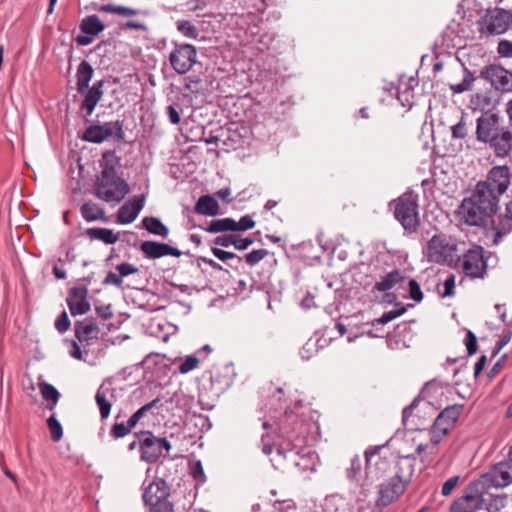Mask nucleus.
Wrapping results in <instances>:
<instances>
[{
    "mask_svg": "<svg viewBox=\"0 0 512 512\" xmlns=\"http://www.w3.org/2000/svg\"><path fill=\"white\" fill-rule=\"evenodd\" d=\"M499 198L489 182L479 181L470 197H465L457 214L465 224L486 228L498 211Z\"/></svg>",
    "mask_w": 512,
    "mask_h": 512,
    "instance_id": "1",
    "label": "nucleus"
},
{
    "mask_svg": "<svg viewBox=\"0 0 512 512\" xmlns=\"http://www.w3.org/2000/svg\"><path fill=\"white\" fill-rule=\"evenodd\" d=\"M476 140L493 151L497 158H506L512 153V128L501 126L498 112L486 111L476 119Z\"/></svg>",
    "mask_w": 512,
    "mask_h": 512,
    "instance_id": "2",
    "label": "nucleus"
},
{
    "mask_svg": "<svg viewBox=\"0 0 512 512\" xmlns=\"http://www.w3.org/2000/svg\"><path fill=\"white\" fill-rule=\"evenodd\" d=\"M477 79H483L490 83L497 91L512 92V71L507 70L498 64H489L484 66L479 74L470 71L463 65V80L458 84H450L449 88L453 94H461L472 90L473 83Z\"/></svg>",
    "mask_w": 512,
    "mask_h": 512,
    "instance_id": "3",
    "label": "nucleus"
},
{
    "mask_svg": "<svg viewBox=\"0 0 512 512\" xmlns=\"http://www.w3.org/2000/svg\"><path fill=\"white\" fill-rule=\"evenodd\" d=\"M428 256H484V248L480 245L467 247L465 242L445 233L438 232L427 241Z\"/></svg>",
    "mask_w": 512,
    "mask_h": 512,
    "instance_id": "4",
    "label": "nucleus"
},
{
    "mask_svg": "<svg viewBox=\"0 0 512 512\" xmlns=\"http://www.w3.org/2000/svg\"><path fill=\"white\" fill-rule=\"evenodd\" d=\"M389 206H394V217L408 233H415L419 227L418 194L414 191H406L397 199L392 200Z\"/></svg>",
    "mask_w": 512,
    "mask_h": 512,
    "instance_id": "5",
    "label": "nucleus"
},
{
    "mask_svg": "<svg viewBox=\"0 0 512 512\" xmlns=\"http://www.w3.org/2000/svg\"><path fill=\"white\" fill-rule=\"evenodd\" d=\"M130 192L128 183L109 171H101L94 184V195L105 202L120 203Z\"/></svg>",
    "mask_w": 512,
    "mask_h": 512,
    "instance_id": "6",
    "label": "nucleus"
},
{
    "mask_svg": "<svg viewBox=\"0 0 512 512\" xmlns=\"http://www.w3.org/2000/svg\"><path fill=\"white\" fill-rule=\"evenodd\" d=\"M464 408V404L456 403L446 406L439 412L429 428L430 442L433 448L440 444L444 437L449 435L463 413Z\"/></svg>",
    "mask_w": 512,
    "mask_h": 512,
    "instance_id": "7",
    "label": "nucleus"
},
{
    "mask_svg": "<svg viewBox=\"0 0 512 512\" xmlns=\"http://www.w3.org/2000/svg\"><path fill=\"white\" fill-rule=\"evenodd\" d=\"M135 437L140 439V460L148 464L156 463L162 456L163 450L169 452L172 448L165 437L155 436L149 430L137 432Z\"/></svg>",
    "mask_w": 512,
    "mask_h": 512,
    "instance_id": "8",
    "label": "nucleus"
},
{
    "mask_svg": "<svg viewBox=\"0 0 512 512\" xmlns=\"http://www.w3.org/2000/svg\"><path fill=\"white\" fill-rule=\"evenodd\" d=\"M478 31L485 35H502L512 24V11L504 8L488 9L478 22Z\"/></svg>",
    "mask_w": 512,
    "mask_h": 512,
    "instance_id": "9",
    "label": "nucleus"
},
{
    "mask_svg": "<svg viewBox=\"0 0 512 512\" xmlns=\"http://www.w3.org/2000/svg\"><path fill=\"white\" fill-rule=\"evenodd\" d=\"M197 50L193 45H177L171 52L169 61L173 69L179 74H185L196 63Z\"/></svg>",
    "mask_w": 512,
    "mask_h": 512,
    "instance_id": "10",
    "label": "nucleus"
},
{
    "mask_svg": "<svg viewBox=\"0 0 512 512\" xmlns=\"http://www.w3.org/2000/svg\"><path fill=\"white\" fill-rule=\"evenodd\" d=\"M407 487L408 485L400 480L399 476L390 477L379 485L376 505L382 508L389 506L405 492Z\"/></svg>",
    "mask_w": 512,
    "mask_h": 512,
    "instance_id": "11",
    "label": "nucleus"
},
{
    "mask_svg": "<svg viewBox=\"0 0 512 512\" xmlns=\"http://www.w3.org/2000/svg\"><path fill=\"white\" fill-rule=\"evenodd\" d=\"M444 386H449V383H443L438 378L427 381L420 390L419 394L408 406L404 407L402 410V424L407 426L408 420L412 416L413 410L419 405L420 401L430 399L434 395H437L439 392L440 394H443L442 388Z\"/></svg>",
    "mask_w": 512,
    "mask_h": 512,
    "instance_id": "12",
    "label": "nucleus"
},
{
    "mask_svg": "<svg viewBox=\"0 0 512 512\" xmlns=\"http://www.w3.org/2000/svg\"><path fill=\"white\" fill-rule=\"evenodd\" d=\"M122 133V125L119 121L106 122L102 125H92L88 127L82 138L88 142L101 143L114 135L122 137Z\"/></svg>",
    "mask_w": 512,
    "mask_h": 512,
    "instance_id": "13",
    "label": "nucleus"
},
{
    "mask_svg": "<svg viewBox=\"0 0 512 512\" xmlns=\"http://www.w3.org/2000/svg\"><path fill=\"white\" fill-rule=\"evenodd\" d=\"M87 295L86 287H73L69 290L66 302L72 316L83 315L90 310Z\"/></svg>",
    "mask_w": 512,
    "mask_h": 512,
    "instance_id": "14",
    "label": "nucleus"
},
{
    "mask_svg": "<svg viewBox=\"0 0 512 512\" xmlns=\"http://www.w3.org/2000/svg\"><path fill=\"white\" fill-rule=\"evenodd\" d=\"M485 182H489L492 185L494 192L499 198V195L504 194L510 185L509 167L506 165L493 167L489 171L487 180Z\"/></svg>",
    "mask_w": 512,
    "mask_h": 512,
    "instance_id": "15",
    "label": "nucleus"
},
{
    "mask_svg": "<svg viewBox=\"0 0 512 512\" xmlns=\"http://www.w3.org/2000/svg\"><path fill=\"white\" fill-rule=\"evenodd\" d=\"M145 196L137 195L126 202L117 213V221L121 224L132 223L144 207Z\"/></svg>",
    "mask_w": 512,
    "mask_h": 512,
    "instance_id": "16",
    "label": "nucleus"
},
{
    "mask_svg": "<svg viewBox=\"0 0 512 512\" xmlns=\"http://www.w3.org/2000/svg\"><path fill=\"white\" fill-rule=\"evenodd\" d=\"M170 487L165 480L156 478L144 490L143 501L146 505L157 503L164 498H168Z\"/></svg>",
    "mask_w": 512,
    "mask_h": 512,
    "instance_id": "17",
    "label": "nucleus"
},
{
    "mask_svg": "<svg viewBox=\"0 0 512 512\" xmlns=\"http://www.w3.org/2000/svg\"><path fill=\"white\" fill-rule=\"evenodd\" d=\"M75 337L80 342H88L98 339L100 329L93 317H87L82 321H77L74 325Z\"/></svg>",
    "mask_w": 512,
    "mask_h": 512,
    "instance_id": "18",
    "label": "nucleus"
},
{
    "mask_svg": "<svg viewBox=\"0 0 512 512\" xmlns=\"http://www.w3.org/2000/svg\"><path fill=\"white\" fill-rule=\"evenodd\" d=\"M489 258H463L462 270L471 279H484L487 274Z\"/></svg>",
    "mask_w": 512,
    "mask_h": 512,
    "instance_id": "19",
    "label": "nucleus"
},
{
    "mask_svg": "<svg viewBox=\"0 0 512 512\" xmlns=\"http://www.w3.org/2000/svg\"><path fill=\"white\" fill-rule=\"evenodd\" d=\"M116 271H109L103 280L104 285H114L118 288L122 287V278L128 277L139 272V268L133 264L123 262L116 265Z\"/></svg>",
    "mask_w": 512,
    "mask_h": 512,
    "instance_id": "20",
    "label": "nucleus"
},
{
    "mask_svg": "<svg viewBox=\"0 0 512 512\" xmlns=\"http://www.w3.org/2000/svg\"><path fill=\"white\" fill-rule=\"evenodd\" d=\"M491 230L494 231L493 243L495 244L512 231V199L506 204V213L499 218L498 223L491 220Z\"/></svg>",
    "mask_w": 512,
    "mask_h": 512,
    "instance_id": "21",
    "label": "nucleus"
},
{
    "mask_svg": "<svg viewBox=\"0 0 512 512\" xmlns=\"http://www.w3.org/2000/svg\"><path fill=\"white\" fill-rule=\"evenodd\" d=\"M395 468L394 476H399L400 480L409 485L415 470V457L413 455L398 454Z\"/></svg>",
    "mask_w": 512,
    "mask_h": 512,
    "instance_id": "22",
    "label": "nucleus"
},
{
    "mask_svg": "<svg viewBox=\"0 0 512 512\" xmlns=\"http://www.w3.org/2000/svg\"><path fill=\"white\" fill-rule=\"evenodd\" d=\"M140 248L146 256H181V252L176 248L155 241H144Z\"/></svg>",
    "mask_w": 512,
    "mask_h": 512,
    "instance_id": "23",
    "label": "nucleus"
},
{
    "mask_svg": "<svg viewBox=\"0 0 512 512\" xmlns=\"http://www.w3.org/2000/svg\"><path fill=\"white\" fill-rule=\"evenodd\" d=\"M333 302L325 306V311L332 315L334 311H339V307L348 299L347 290L343 287L335 288L334 290H322V300Z\"/></svg>",
    "mask_w": 512,
    "mask_h": 512,
    "instance_id": "24",
    "label": "nucleus"
},
{
    "mask_svg": "<svg viewBox=\"0 0 512 512\" xmlns=\"http://www.w3.org/2000/svg\"><path fill=\"white\" fill-rule=\"evenodd\" d=\"M103 85V81H97L91 88H87V90L84 92L86 95L82 102L81 108L86 110L87 115H91L93 113L98 102L101 100L103 95Z\"/></svg>",
    "mask_w": 512,
    "mask_h": 512,
    "instance_id": "25",
    "label": "nucleus"
},
{
    "mask_svg": "<svg viewBox=\"0 0 512 512\" xmlns=\"http://www.w3.org/2000/svg\"><path fill=\"white\" fill-rule=\"evenodd\" d=\"M406 279L405 273L399 269H394L384 275L380 281L376 282L374 289L380 292H386L392 289L396 284Z\"/></svg>",
    "mask_w": 512,
    "mask_h": 512,
    "instance_id": "26",
    "label": "nucleus"
},
{
    "mask_svg": "<svg viewBox=\"0 0 512 512\" xmlns=\"http://www.w3.org/2000/svg\"><path fill=\"white\" fill-rule=\"evenodd\" d=\"M80 213L83 219L87 222L107 220L104 209L92 201L85 202L80 207Z\"/></svg>",
    "mask_w": 512,
    "mask_h": 512,
    "instance_id": "27",
    "label": "nucleus"
},
{
    "mask_svg": "<svg viewBox=\"0 0 512 512\" xmlns=\"http://www.w3.org/2000/svg\"><path fill=\"white\" fill-rule=\"evenodd\" d=\"M108 394L114 397L113 390L100 386L95 395V401L100 411L101 419H106L110 415L112 403Z\"/></svg>",
    "mask_w": 512,
    "mask_h": 512,
    "instance_id": "28",
    "label": "nucleus"
},
{
    "mask_svg": "<svg viewBox=\"0 0 512 512\" xmlns=\"http://www.w3.org/2000/svg\"><path fill=\"white\" fill-rule=\"evenodd\" d=\"M93 68L92 66L86 61L83 60L77 68V90L80 94H83L88 86L89 82L91 81L93 77Z\"/></svg>",
    "mask_w": 512,
    "mask_h": 512,
    "instance_id": "29",
    "label": "nucleus"
},
{
    "mask_svg": "<svg viewBox=\"0 0 512 512\" xmlns=\"http://www.w3.org/2000/svg\"><path fill=\"white\" fill-rule=\"evenodd\" d=\"M105 24L100 20L97 15H89L82 19L80 23V30L87 35L96 36L103 32Z\"/></svg>",
    "mask_w": 512,
    "mask_h": 512,
    "instance_id": "30",
    "label": "nucleus"
},
{
    "mask_svg": "<svg viewBox=\"0 0 512 512\" xmlns=\"http://www.w3.org/2000/svg\"><path fill=\"white\" fill-rule=\"evenodd\" d=\"M42 398L47 402L46 408L53 411L60 399L59 391L51 384L42 381L38 384Z\"/></svg>",
    "mask_w": 512,
    "mask_h": 512,
    "instance_id": "31",
    "label": "nucleus"
},
{
    "mask_svg": "<svg viewBox=\"0 0 512 512\" xmlns=\"http://www.w3.org/2000/svg\"><path fill=\"white\" fill-rule=\"evenodd\" d=\"M195 211L202 215L215 216L219 212V205L213 197L205 195L197 201Z\"/></svg>",
    "mask_w": 512,
    "mask_h": 512,
    "instance_id": "32",
    "label": "nucleus"
},
{
    "mask_svg": "<svg viewBox=\"0 0 512 512\" xmlns=\"http://www.w3.org/2000/svg\"><path fill=\"white\" fill-rule=\"evenodd\" d=\"M455 289L456 284L454 274H449V276L444 280L443 283H441V281H438L435 285V292L442 299L453 297L456 292Z\"/></svg>",
    "mask_w": 512,
    "mask_h": 512,
    "instance_id": "33",
    "label": "nucleus"
},
{
    "mask_svg": "<svg viewBox=\"0 0 512 512\" xmlns=\"http://www.w3.org/2000/svg\"><path fill=\"white\" fill-rule=\"evenodd\" d=\"M236 221L232 218H221L212 220L208 227L205 228L207 232L218 233L226 231H235Z\"/></svg>",
    "mask_w": 512,
    "mask_h": 512,
    "instance_id": "34",
    "label": "nucleus"
},
{
    "mask_svg": "<svg viewBox=\"0 0 512 512\" xmlns=\"http://www.w3.org/2000/svg\"><path fill=\"white\" fill-rule=\"evenodd\" d=\"M143 227L150 233L166 237L168 228L156 217H145L142 220Z\"/></svg>",
    "mask_w": 512,
    "mask_h": 512,
    "instance_id": "35",
    "label": "nucleus"
},
{
    "mask_svg": "<svg viewBox=\"0 0 512 512\" xmlns=\"http://www.w3.org/2000/svg\"><path fill=\"white\" fill-rule=\"evenodd\" d=\"M495 473L501 478L503 487L512 484V459L497 463L495 465Z\"/></svg>",
    "mask_w": 512,
    "mask_h": 512,
    "instance_id": "36",
    "label": "nucleus"
},
{
    "mask_svg": "<svg viewBox=\"0 0 512 512\" xmlns=\"http://www.w3.org/2000/svg\"><path fill=\"white\" fill-rule=\"evenodd\" d=\"M98 11L116 14L123 17H131L139 13V10L137 9L115 4H103L98 8Z\"/></svg>",
    "mask_w": 512,
    "mask_h": 512,
    "instance_id": "37",
    "label": "nucleus"
},
{
    "mask_svg": "<svg viewBox=\"0 0 512 512\" xmlns=\"http://www.w3.org/2000/svg\"><path fill=\"white\" fill-rule=\"evenodd\" d=\"M161 402L160 398H155L151 402L140 407L135 413H133L128 419V424L130 427H135L138 422L153 408H157Z\"/></svg>",
    "mask_w": 512,
    "mask_h": 512,
    "instance_id": "38",
    "label": "nucleus"
},
{
    "mask_svg": "<svg viewBox=\"0 0 512 512\" xmlns=\"http://www.w3.org/2000/svg\"><path fill=\"white\" fill-rule=\"evenodd\" d=\"M480 494H485L480 480H472L465 488L464 493L459 497L465 502H473Z\"/></svg>",
    "mask_w": 512,
    "mask_h": 512,
    "instance_id": "39",
    "label": "nucleus"
},
{
    "mask_svg": "<svg viewBox=\"0 0 512 512\" xmlns=\"http://www.w3.org/2000/svg\"><path fill=\"white\" fill-rule=\"evenodd\" d=\"M87 233L91 238L101 240L106 244H113L118 240V236L107 228H91Z\"/></svg>",
    "mask_w": 512,
    "mask_h": 512,
    "instance_id": "40",
    "label": "nucleus"
},
{
    "mask_svg": "<svg viewBox=\"0 0 512 512\" xmlns=\"http://www.w3.org/2000/svg\"><path fill=\"white\" fill-rule=\"evenodd\" d=\"M362 474V463L359 455H354L350 461V466L346 468V477L351 482L359 484Z\"/></svg>",
    "mask_w": 512,
    "mask_h": 512,
    "instance_id": "41",
    "label": "nucleus"
},
{
    "mask_svg": "<svg viewBox=\"0 0 512 512\" xmlns=\"http://www.w3.org/2000/svg\"><path fill=\"white\" fill-rule=\"evenodd\" d=\"M320 336H313L307 340L300 350V356L303 360H309L317 355L319 351Z\"/></svg>",
    "mask_w": 512,
    "mask_h": 512,
    "instance_id": "42",
    "label": "nucleus"
},
{
    "mask_svg": "<svg viewBox=\"0 0 512 512\" xmlns=\"http://www.w3.org/2000/svg\"><path fill=\"white\" fill-rule=\"evenodd\" d=\"M348 245L346 241H339L337 243L325 242L322 244V253H328L332 256L336 255L339 257L348 256V251L345 247Z\"/></svg>",
    "mask_w": 512,
    "mask_h": 512,
    "instance_id": "43",
    "label": "nucleus"
},
{
    "mask_svg": "<svg viewBox=\"0 0 512 512\" xmlns=\"http://www.w3.org/2000/svg\"><path fill=\"white\" fill-rule=\"evenodd\" d=\"M507 505V494H489L488 502L486 503L487 512H500Z\"/></svg>",
    "mask_w": 512,
    "mask_h": 512,
    "instance_id": "44",
    "label": "nucleus"
},
{
    "mask_svg": "<svg viewBox=\"0 0 512 512\" xmlns=\"http://www.w3.org/2000/svg\"><path fill=\"white\" fill-rule=\"evenodd\" d=\"M463 343L466 347V352H467V355L465 357L466 359L470 356L475 355L478 352V349H479L478 338L473 331H471L469 329H465V337H464Z\"/></svg>",
    "mask_w": 512,
    "mask_h": 512,
    "instance_id": "45",
    "label": "nucleus"
},
{
    "mask_svg": "<svg viewBox=\"0 0 512 512\" xmlns=\"http://www.w3.org/2000/svg\"><path fill=\"white\" fill-rule=\"evenodd\" d=\"M367 250L370 256H392L394 254V252L387 247L386 242L380 240L372 241L367 247Z\"/></svg>",
    "mask_w": 512,
    "mask_h": 512,
    "instance_id": "46",
    "label": "nucleus"
},
{
    "mask_svg": "<svg viewBox=\"0 0 512 512\" xmlns=\"http://www.w3.org/2000/svg\"><path fill=\"white\" fill-rule=\"evenodd\" d=\"M120 159L114 152H106L103 155V162L101 163L102 171H109L112 175H117L116 167L119 165Z\"/></svg>",
    "mask_w": 512,
    "mask_h": 512,
    "instance_id": "47",
    "label": "nucleus"
},
{
    "mask_svg": "<svg viewBox=\"0 0 512 512\" xmlns=\"http://www.w3.org/2000/svg\"><path fill=\"white\" fill-rule=\"evenodd\" d=\"M407 287L408 297L416 303H421L424 299V294L419 282L414 278H410L408 280Z\"/></svg>",
    "mask_w": 512,
    "mask_h": 512,
    "instance_id": "48",
    "label": "nucleus"
},
{
    "mask_svg": "<svg viewBox=\"0 0 512 512\" xmlns=\"http://www.w3.org/2000/svg\"><path fill=\"white\" fill-rule=\"evenodd\" d=\"M392 439H393V437H390L384 444L376 445V446H370L369 448H367L365 450L364 456H365V474H366V478H368L372 457L377 455L380 452L381 449H383L384 447H387Z\"/></svg>",
    "mask_w": 512,
    "mask_h": 512,
    "instance_id": "49",
    "label": "nucleus"
},
{
    "mask_svg": "<svg viewBox=\"0 0 512 512\" xmlns=\"http://www.w3.org/2000/svg\"><path fill=\"white\" fill-rule=\"evenodd\" d=\"M497 474L484 473L480 475L476 480H480L481 486H483L484 493L488 492L490 487L494 488H504L501 482L497 479Z\"/></svg>",
    "mask_w": 512,
    "mask_h": 512,
    "instance_id": "50",
    "label": "nucleus"
},
{
    "mask_svg": "<svg viewBox=\"0 0 512 512\" xmlns=\"http://www.w3.org/2000/svg\"><path fill=\"white\" fill-rule=\"evenodd\" d=\"M47 426L51 433L52 440L54 442L60 441L63 436V428H62L60 422L56 419V417L54 415H51L47 419Z\"/></svg>",
    "mask_w": 512,
    "mask_h": 512,
    "instance_id": "51",
    "label": "nucleus"
},
{
    "mask_svg": "<svg viewBox=\"0 0 512 512\" xmlns=\"http://www.w3.org/2000/svg\"><path fill=\"white\" fill-rule=\"evenodd\" d=\"M512 338V329L506 328L503 330L501 338L496 342L494 348L491 351V358H495L500 351L506 346Z\"/></svg>",
    "mask_w": 512,
    "mask_h": 512,
    "instance_id": "52",
    "label": "nucleus"
},
{
    "mask_svg": "<svg viewBox=\"0 0 512 512\" xmlns=\"http://www.w3.org/2000/svg\"><path fill=\"white\" fill-rule=\"evenodd\" d=\"M177 29L180 33H182L184 36L188 38L196 39L198 36V31L196 27L189 21H179L177 23Z\"/></svg>",
    "mask_w": 512,
    "mask_h": 512,
    "instance_id": "53",
    "label": "nucleus"
},
{
    "mask_svg": "<svg viewBox=\"0 0 512 512\" xmlns=\"http://www.w3.org/2000/svg\"><path fill=\"white\" fill-rule=\"evenodd\" d=\"M199 364V359L194 355L186 356L178 367L181 374H186L194 370Z\"/></svg>",
    "mask_w": 512,
    "mask_h": 512,
    "instance_id": "54",
    "label": "nucleus"
},
{
    "mask_svg": "<svg viewBox=\"0 0 512 512\" xmlns=\"http://www.w3.org/2000/svg\"><path fill=\"white\" fill-rule=\"evenodd\" d=\"M134 427H130L129 424H124V423H115L113 424V426L111 427V430H110V435L114 438V439H118V438H123L125 436H127L131 430L133 429Z\"/></svg>",
    "mask_w": 512,
    "mask_h": 512,
    "instance_id": "55",
    "label": "nucleus"
},
{
    "mask_svg": "<svg viewBox=\"0 0 512 512\" xmlns=\"http://www.w3.org/2000/svg\"><path fill=\"white\" fill-rule=\"evenodd\" d=\"M448 512H475L471 502L456 498L449 506Z\"/></svg>",
    "mask_w": 512,
    "mask_h": 512,
    "instance_id": "56",
    "label": "nucleus"
},
{
    "mask_svg": "<svg viewBox=\"0 0 512 512\" xmlns=\"http://www.w3.org/2000/svg\"><path fill=\"white\" fill-rule=\"evenodd\" d=\"M190 472L194 480L198 484H203L206 481V476L203 470V466L200 460L193 462L190 466Z\"/></svg>",
    "mask_w": 512,
    "mask_h": 512,
    "instance_id": "57",
    "label": "nucleus"
},
{
    "mask_svg": "<svg viewBox=\"0 0 512 512\" xmlns=\"http://www.w3.org/2000/svg\"><path fill=\"white\" fill-rule=\"evenodd\" d=\"M317 458L318 456L315 452L308 453L306 456L301 457V462H298L297 466H299L303 470L309 469L311 472L315 473L317 471V468L316 463L313 460Z\"/></svg>",
    "mask_w": 512,
    "mask_h": 512,
    "instance_id": "58",
    "label": "nucleus"
},
{
    "mask_svg": "<svg viewBox=\"0 0 512 512\" xmlns=\"http://www.w3.org/2000/svg\"><path fill=\"white\" fill-rule=\"evenodd\" d=\"M341 502L342 499L335 495L325 497L322 512H338Z\"/></svg>",
    "mask_w": 512,
    "mask_h": 512,
    "instance_id": "59",
    "label": "nucleus"
},
{
    "mask_svg": "<svg viewBox=\"0 0 512 512\" xmlns=\"http://www.w3.org/2000/svg\"><path fill=\"white\" fill-rule=\"evenodd\" d=\"M508 360V354L504 353L501 357L495 362V364L488 370L487 378L493 379L496 377L501 370L505 367L506 361Z\"/></svg>",
    "mask_w": 512,
    "mask_h": 512,
    "instance_id": "60",
    "label": "nucleus"
},
{
    "mask_svg": "<svg viewBox=\"0 0 512 512\" xmlns=\"http://www.w3.org/2000/svg\"><path fill=\"white\" fill-rule=\"evenodd\" d=\"M459 480H460V476H458V475H455V476L447 479L442 484L441 494L445 497L449 496L453 492V490L457 487Z\"/></svg>",
    "mask_w": 512,
    "mask_h": 512,
    "instance_id": "61",
    "label": "nucleus"
},
{
    "mask_svg": "<svg viewBox=\"0 0 512 512\" xmlns=\"http://www.w3.org/2000/svg\"><path fill=\"white\" fill-rule=\"evenodd\" d=\"M55 328L59 333H65L70 328V320L66 311H63L55 321Z\"/></svg>",
    "mask_w": 512,
    "mask_h": 512,
    "instance_id": "62",
    "label": "nucleus"
},
{
    "mask_svg": "<svg viewBox=\"0 0 512 512\" xmlns=\"http://www.w3.org/2000/svg\"><path fill=\"white\" fill-rule=\"evenodd\" d=\"M151 508V512H174L173 504L168 501V498H164V500H160L157 503H153L149 505Z\"/></svg>",
    "mask_w": 512,
    "mask_h": 512,
    "instance_id": "63",
    "label": "nucleus"
},
{
    "mask_svg": "<svg viewBox=\"0 0 512 512\" xmlns=\"http://www.w3.org/2000/svg\"><path fill=\"white\" fill-rule=\"evenodd\" d=\"M497 53L504 58H512V41L500 40L497 46Z\"/></svg>",
    "mask_w": 512,
    "mask_h": 512,
    "instance_id": "64",
    "label": "nucleus"
}]
</instances>
